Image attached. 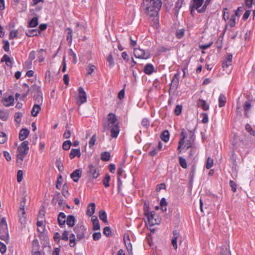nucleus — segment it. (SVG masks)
<instances>
[{
  "mask_svg": "<svg viewBox=\"0 0 255 255\" xmlns=\"http://www.w3.org/2000/svg\"><path fill=\"white\" fill-rule=\"evenodd\" d=\"M222 40L223 38H221V37H219L215 43L216 47L219 50H220L222 48Z\"/></svg>",
  "mask_w": 255,
  "mask_h": 255,
  "instance_id": "e2e57ef3",
  "label": "nucleus"
},
{
  "mask_svg": "<svg viewBox=\"0 0 255 255\" xmlns=\"http://www.w3.org/2000/svg\"><path fill=\"white\" fill-rule=\"evenodd\" d=\"M219 107H223L225 105L226 103V97L224 94H221L219 97Z\"/></svg>",
  "mask_w": 255,
  "mask_h": 255,
  "instance_id": "72a5a7b5",
  "label": "nucleus"
},
{
  "mask_svg": "<svg viewBox=\"0 0 255 255\" xmlns=\"http://www.w3.org/2000/svg\"><path fill=\"white\" fill-rule=\"evenodd\" d=\"M179 72H177L174 74L170 85V90H176L177 89L179 84Z\"/></svg>",
  "mask_w": 255,
  "mask_h": 255,
  "instance_id": "1a4fd4ad",
  "label": "nucleus"
},
{
  "mask_svg": "<svg viewBox=\"0 0 255 255\" xmlns=\"http://www.w3.org/2000/svg\"><path fill=\"white\" fill-rule=\"evenodd\" d=\"M89 170L87 172V175L89 176H92L93 179L97 178L99 175V170L93 165L90 164L88 166Z\"/></svg>",
  "mask_w": 255,
  "mask_h": 255,
  "instance_id": "0eeeda50",
  "label": "nucleus"
},
{
  "mask_svg": "<svg viewBox=\"0 0 255 255\" xmlns=\"http://www.w3.org/2000/svg\"><path fill=\"white\" fill-rule=\"evenodd\" d=\"M14 102V98L12 95H10L8 98H5L2 100L3 105L5 107H8L12 105Z\"/></svg>",
  "mask_w": 255,
  "mask_h": 255,
  "instance_id": "393cba45",
  "label": "nucleus"
},
{
  "mask_svg": "<svg viewBox=\"0 0 255 255\" xmlns=\"http://www.w3.org/2000/svg\"><path fill=\"white\" fill-rule=\"evenodd\" d=\"M17 33H18L17 30H11L9 34V38L10 39H13L15 38H17Z\"/></svg>",
  "mask_w": 255,
  "mask_h": 255,
  "instance_id": "bf43d9fd",
  "label": "nucleus"
},
{
  "mask_svg": "<svg viewBox=\"0 0 255 255\" xmlns=\"http://www.w3.org/2000/svg\"><path fill=\"white\" fill-rule=\"evenodd\" d=\"M120 128L119 126V123L115 124L111 128V136L112 137H117L119 133Z\"/></svg>",
  "mask_w": 255,
  "mask_h": 255,
  "instance_id": "412c9836",
  "label": "nucleus"
},
{
  "mask_svg": "<svg viewBox=\"0 0 255 255\" xmlns=\"http://www.w3.org/2000/svg\"><path fill=\"white\" fill-rule=\"evenodd\" d=\"M160 138L162 141L166 142L169 139V132L167 130H164L161 134Z\"/></svg>",
  "mask_w": 255,
  "mask_h": 255,
  "instance_id": "f704fd0d",
  "label": "nucleus"
},
{
  "mask_svg": "<svg viewBox=\"0 0 255 255\" xmlns=\"http://www.w3.org/2000/svg\"><path fill=\"white\" fill-rule=\"evenodd\" d=\"M195 173V167L194 166H193L192 167L190 173L189 174L190 176V183L191 184L193 180V178L194 176V174Z\"/></svg>",
  "mask_w": 255,
  "mask_h": 255,
  "instance_id": "052dcab7",
  "label": "nucleus"
},
{
  "mask_svg": "<svg viewBox=\"0 0 255 255\" xmlns=\"http://www.w3.org/2000/svg\"><path fill=\"white\" fill-rule=\"evenodd\" d=\"M73 230L77 235V240H81L84 238L86 228L84 225L77 224L73 228Z\"/></svg>",
  "mask_w": 255,
  "mask_h": 255,
  "instance_id": "423d86ee",
  "label": "nucleus"
},
{
  "mask_svg": "<svg viewBox=\"0 0 255 255\" xmlns=\"http://www.w3.org/2000/svg\"><path fill=\"white\" fill-rule=\"evenodd\" d=\"M180 236V234L177 230L173 231V236L171 239V244L175 250L177 248V240Z\"/></svg>",
  "mask_w": 255,
  "mask_h": 255,
  "instance_id": "4468645a",
  "label": "nucleus"
},
{
  "mask_svg": "<svg viewBox=\"0 0 255 255\" xmlns=\"http://www.w3.org/2000/svg\"><path fill=\"white\" fill-rule=\"evenodd\" d=\"M161 5V0H143L142 1L143 9L147 15L150 17H153L154 24H158V12Z\"/></svg>",
  "mask_w": 255,
  "mask_h": 255,
  "instance_id": "f257e3e1",
  "label": "nucleus"
},
{
  "mask_svg": "<svg viewBox=\"0 0 255 255\" xmlns=\"http://www.w3.org/2000/svg\"><path fill=\"white\" fill-rule=\"evenodd\" d=\"M66 31H67V40L71 43L72 40V30L71 28L68 27L66 28Z\"/></svg>",
  "mask_w": 255,
  "mask_h": 255,
  "instance_id": "c03bdc74",
  "label": "nucleus"
},
{
  "mask_svg": "<svg viewBox=\"0 0 255 255\" xmlns=\"http://www.w3.org/2000/svg\"><path fill=\"white\" fill-rule=\"evenodd\" d=\"M107 60L109 63V65L110 67H112L114 66V61L112 53H110L107 58Z\"/></svg>",
  "mask_w": 255,
  "mask_h": 255,
  "instance_id": "3c124183",
  "label": "nucleus"
},
{
  "mask_svg": "<svg viewBox=\"0 0 255 255\" xmlns=\"http://www.w3.org/2000/svg\"><path fill=\"white\" fill-rule=\"evenodd\" d=\"M213 165V160L210 157H208L206 162V167L207 169H210Z\"/></svg>",
  "mask_w": 255,
  "mask_h": 255,
  "instance_id": "69168bd1",
  "label": "nucleus"
},
{
  "mask_svg": "<svg viewBox=\"0 0 255 255\" xmlns=\"http://www.w3.org/2000/svg\"><path fill=\"white\" fill-rule=\"evenodd\" d=\"M91 221L93 225V230H99L100 229V226L97 217L92 216Z\"/></svg>",
  "mask_w": 255,
  "mask_h": 255,
  "instance_id": "5701e85b",
  "label": "nucleus"
},
{
  "mask_svg": "<svg viewBox=\"0 0 255 255\" xmlns=\"http://www.w3.org/2000/svg\"><path fill=\"white\" fill-rule=\"evenodd\" d=\"M233 58V55L231 54H228L226 60L225 62L223 63V67L224 68L225 67H228L230 65L232 64V60Z\"/></svg>",
  "mask_w": 255,
  "mask_h": 255,
  "instance_id": "c9c22d12",
  "label": "nucleus"
},
{
  "mask_svg": "<svg viewBox=\"0 0 255 255\" xmlns=\"http://www.w3.org/2000/svg\"><path fill=\"white\" fill-rule=\"evenodd\" d=\"M124 241L125 245L126 247L127 250H128L129 254L132 253V245L130 243L129 236L128 235H127V237L126 235H124Z\"/></svg>",
  "mask_w": 255,
  "mask_h": 255,
  "instance_id": "2eb2a0df",
  "label": "nucleus"
},
{
  "mask_svg": "<svg viewBox=\"0 0 255 255\" xmlns=\"http://www.w3.org/2000/svg\"><path fill=\"white\" fill-rule=\"evenodd\" d=\"M133 54L136 58L147 59L150 57V54L149 51L140 49V48H134Z\"/></svg>",
  "mask_w": 255,
  "mask_h": 255,
  "instance_id": "39448f33",
  "label": "nucleus"
},
{
  "mask_svg": "<svg viewBox=\"0 0 255 255\" xmlns=\"http://www.w3.org/2000/svg\"><path fill=\"white\" fill-rule=\"evenodd\" d=\"M96 206L94 203H91L88 205L87 210H86V214L87 215L91 217L93 216V215L95 213V211Z\"/></svg>",
  "mask_w": 255,
  "mask_h": 255,
  "instance_id": "6ab92c4d",
  "label": "nucleus"
},
{
  "mask_svg": "<svg viewBox=\"0 0 255 255\" xmlns=\"http://www.w3.org/2000/svg\"><path fill=\"white\" fill-rule=\"evenodd\" d=\"M99 216L100 220H102L104 223L108 224L107 213L105 211L100 210L99 212Z\"/></svg>",
  "mask_w": 255,
  "mask_h": 255,
  "instance_id": "c756f323",
  "label": "nucleus"
},
{
  "mask_svg": "<svg viewBox=\"0 0 255 255\" xmlns=\"http://www.w3.org/2000/svg\"><path fill=\"white\" fill-rule=\"evenodd\" d=\"M182 110V106L181 105H178L176 106L175 109L174 110V114L176 116H179L181 114Z\"/></svg>",
  "mask_w": 255,
  "mask_h": 255,
  "instance_id": "680f3d73",
  "label": "nucleus"
},
{
  "mask_svg": "<svg viewBox=\"0 0 255 255\" xmlns=\"http://www.w3.org/2000/svg\"><path fill=\"white\" fill-rule=\"evenodd\" d=\"M40 110V105L39 104H34L31 112L32 116L36 117Z\"/></svg>",
  "mask_w": 255,
  "mask_h": 255,
  "instance_id": "cd10ccee",
  "label": "nucleus"
},
{
  "mask_svg": "<svg viewBox=\"0 0 255 255\" xmlns=\"http://www.w3.org/2000/svg\"><path fill=\"white\" fill-rule=\"evenodd\" d=\"M82 172L81 169H77L70 174V177L75 182H77L81 176Z\"/></svg>",
  "mask_w": 255,
  "mask_h": 255,
  "instance_id": "f8f14e48",
  "label": "nucleus"
},
{
  "mask_svg": "<svg viewBox=\"0 0 255 255\" xmlns=\"http://www.w3.org/2000/svg\"><path fill=\"white\" fill-rule=\"evenodd\" d=\"M38 24V18L37 17H33L29 22L28 24V27H35Z\"/></svg>",
  "mask_w": 255,
  "mask_h": 255,
  "instance_id": "473e14b6",
  "label": "nucleus"
},
{
  "mask_svg": "<svg viewBox=\"0 0 255 255\" xmlns=\"http://www.w3.org/2000/svg\"><path fill=\"white\" fill-rule=\"evenodd\" d=\"M141 125L145 128H148L150 125L149 120L147 118L143 119L141 122Z\"/></svg>",
  "mask_w": 255,
  "mask_h": 255,
  "instance_id": "864d4df0",
  "label": "nucleus"
},
{
  "mask_svg": "<svg viewBox=\"0 0 255 255\" xmlns=\"http://www.w3.org/2000/svg\"><path fill=\"white\" fill-rule=\"evenodd\" d=\"M55 164L59 172H62L63 171L64 166L63 163L61 162V160L60 159H56Z\"/></svg>",
  "mask_w": 255,
  "mask_h": 255,
  "instance_id": "de8ad7c7",
  "label": "nucleus"
},
{
  "mask_svg": "<svg viewBox=\"0 0 255 255\" xmlns=\"http://www.w3.org/2000/svg\"><path fill=\"white\" fill-rule=\"evenodd\" d=\"M149 202L145 201L144 203V206H143V211H144V214L145 216L150 212L149 211Z\"/></svg>",
  "mask_w": 255,
  "mask_h": 255,
  "instance_id": "6e6d98bb",
  "label": "nucleus"
},
{
  "mask_svg": "<svg viewBox=\"0 0 255 255\" xmlns=\"http://www.w3.org/2000/svg\"><path fill=\"white\" fill-rule=\"evenodd\" d=\"M29 88L30 89L31 93H35L36 94L41 92V87L35 84L32 85Z\"/></svg>",
  "mask_w": 255,
  "mask_h": 255,
  "instance_id": "ea45409f",
  "label": "nucleus"
},
{
  "mask_svg": "<svg viewBox=\"0 0 255 255\" xmlns=\"http://www.w3.org/2000/svg\"><path fill=\"white\" fill-rule=\"evenodd\" d=\"M110 180V175L108 173H107L103 180V184L105 187L107 188L110 186L109 182Z\"/></svg>",
  "mask_w": 255,
  "mask_h": 255,
  "instance_id": "58836bf2",
  "label": "nucleus"
},
{
  "mask_svg": "<svg viewBox=\"0 0 255 255\" xmlns=\"http://www.w3.org/2000/svg\"><path fill=\"white\" fill-rule=\"evenodd\" d=\"M29 133V130L27 128L21 129L19 133V139L21 141H23L27 138Z\"/></svg>",
  "mask_w": 255,
  "mask_h": 255,
  "instance_id": "a211bd4d",
  "label": "nucleus"
},
{
  "mask_svg": "<svg viewBox=\"0 0 255 255\" xmlns=\"http://www.w3.org/2000/svg\"><path fill=\"white\" fill-rule=\"evenodd\" d=\"M95 68L96 67L94 65L90 64L89 66L86 68L87 74L91 75L92 72L94 71Z\"/></svg>",
  "mask_w": 255,
  "mask_h": 255,
  "instance_id": "338daca9",
  "label": "nucleus"
},
{
  "mask_svg": "<svg viewBox=\"0 0 255 255\" xmlns=\"http://www.w3.org/2000/svg\"><path fill=\"white\" fill-rule=\"evenodd\" d=\"M39 249L40 245L38 240H34L32 242L31 255H41Z\"/></svg>",
  "mask_w": 255,
  "mask_h": 255,
  "instance_id": "6e6552de",
  "label": "nucleus"
},
{
  "mask_svg": "<svg viewBox=\"0 0 255 255\" xmlns=\"http://www.w3.org/2000/svg\"><path fill=\"white\" fill-rule=\"evenodd\" d=\"M181 138L179 139L178 142V146L177 147V150L179 151V152H181V146L185 143V139L187 136V132L184 129H182L181 132Z\"/></svg>",
  "mask_w": 255,
  "mask_h": 255,
  "instance_id": "ddd939ff",
  "label": "nucleus"
},
{
  "mask_svg": "<svg viewBox=\"0 0 255 255\" xmlns=\"http://www.w3.org/2000/svg\"><path fill=\"white\" fill-rule=\"evenodd\" d=\"M97 140L96 134H95L93 135L91 139L89 141V144L90 148H92V147L95 144V142Z\"/></svg>",
  "mask_w": 255,
  "mask_h": 255,
  "instance_id": "4d7b16f0",
  "label": "nucleus"
},
{
  "mask_svg": "<svg viewBox=\"0 0 255 255\" xmlns=\"http://www.w3.org/2000/svg\"><path fill=\"white\" fill-rule=\"evenodd\" d=\"M33 99L35 101V102L37 103L36 104H39L41 105L43 101L42 92L36 93L33 96Z\"/></svg>",
  "mask_w": 255,
  "mask_h": 255,
  "instance_id": "c85d7f7f",
  "label": "nucleus"
},
{
  "mask_svg": "<svg viewBox=\"0 0 255 255\" xmlns=\"http://www.w3.org/2000/svg\"><path fill=\"white\" fill-rule=\"evenodd\" d=\"M145 216L147 218L148 223L150 226L158 225L160 223L161 219L158 217V215H155L154 211H151Z\"/></svg>",
  "mask_w": 255,
  "mask_h": 255,
  "instance_id": "20e7f679",
  "label": "nucleus"
},
{
  "mask_svg": "<svg viewBox=\"0 0 255 255\" xmlns=\"http://www.w3.org/2000/svg\"><path fill=\"white\" fill-rule=\"evenodd\" d=\"M8 114L3 111H0V119L3 121H5L8 119Z\"/></svg>",
  "mask_w": 255,
  "mask_h": 255,
  "instance_id": "774afa93",
  "label": "nucleus"
},
{
  "mask_svg": "<svg viewBox=\"0 0 255 255\" xmlns=\"http://www.w3.org/2000/svg\"><path fill=\"white\" fill-rule=\"evenodd\" d=\"M25 34L28 37H33L34 36H39L38 29H33L30 30H27L25 31Z\"/></svg>",
  "mask_w": 255,
  "mask_h": 255,
  "instance_id": "2f4dec72",
  "label": "nucleus"
},
{
  "mask_svg": "<svg viewBox=\"0 0 255 255\" xmlns=\"http://www.w3.org/2000/svg\"><path fill=\"white\" fill-rule=\"evenodd\" d=\"M22 114L21 113H20V112L15 113V114L14 115L15 122L17 124L20 123L21 122V118L22 117Z\"/></svg>",
  "mask_w": 255,
  "mask_h": 255,
  "instance_id": "5fc2aeb1",
  "label": "nucleus"
},
{
  "mask_svg": "<svg viewBox=\"0 0 255 255\" xmlns=\"http://www.w3.org/2000/svg\"><path fill=\"white\" fill-rule=\"evenodd\" d=\"M28 150V141L27 140H24L17 147L18 151H24L26 154H27Z\"/></svg>",
  "mask_w": 255,
  "mask_h": 255,
  "instance_id": "dca6fc26",
  "label": "nucleus"
},
{
  "mask_svg": "<svg viewBox=\"0 0 255 255\" xmlns=\"http://www.w3.org/2000/svg\"><path fill=\"white\" fill-rule=\"evenodd\" d=\"M211 1L212 0H206L201 8L199 7L203 4L204 0H191L190 5L191 7H193L197 10L198 13H202L206 11L207 6Z\"/></svg>",
  "mask_w": 255,
  "mask_h": 255,
  "instance_id": "f03ea898",
  "label": "nucleus"
},
{
  "mask_svg": "<svg viewBox=\"0 0 255 255\" xmlns=\"http://www.w3.org/2000/svg\"><path fill=\"white\" fill-rule=\"evenodd\" d=\"M66 215L63 212H60L57 217L58 224L61 228L65 227L66 220Z\"/></svg>",
  "mask_w": 255,
  "mask_h": 255,
  "instance_id": "9b49d317",
  "label": "nucleus"
},
{
  "mask_svg": "<svg viewBox=\"0 0 255 255\" xmlns=\"http://www.w3.org/2000/svg\"><path fill=\"white\" fill-rule=\"evenodd\" d=\"M101 159L104 161H108L110 159V153L108 151H104L101 153Z\"/></svg>",
  "mask_w": 255,
  "mask_h": 255,
  "instance_id": "e433bc0d",
  "label": "nucleus"
},
{
  "mask_svg": "<svg viewBox=\"0 0 255 255\" xmlns=\"http://www.w3.org/2000/svg\"><path fill=\"white\" fill-rule=\"evenodd\" d=\"M183 3V1L182 0H178L175 3V6L174 8L175 10V14H177L178 13L179 10L180 8L181 7Z\"/></svg>",
  "mask_w": 255,
  "mask_h": 255,
  "instance_id": "a19ab883",
  "label": "nucleus"
},
{
  "mask_svg": "<svg viewBox=\"0 0 255 255\" xmlns=\"http://www.w3.org/2000/svg\"><path fill=\"white\" fill-rule=\"evenodd\" d=\"M154 70V67L152 64L148 63L147 64L143 69L144 72L147 75H150L152 73Z\"/></svg>",
  "mask_w": 255,
  "mask_h": 255,
  "instance_id": "bb28decb",
  "label": "nucleus"
},
{
  "mask_svg": "<svg viewBox=\"0 0 255 255\" xmlns=\"http://www.w3.org/2000/svg\"><path fill=\"white\" fill-rule=\"evenodd\" d=\"M62 194L65 198H67L69 196V193L68 192V186L67 184H64L63 185Z\"/></svg>",
  "mask_w": 255,
  "mask_h": 255,
  "instance_id": "79ce46f5",
  "label": "nucleus"
},
{
  "mask_svg": "<svg viewBox=\"0 0 255 255\" xmlns=\"http://www.w3.org/2000/svg\"><path fill=\"white\" fill-rule=\"evenodd\" d=\"M185 30L183 28L178 29L176 31V36L177 38L180 39L182 38L184 35Z\"/></svg>",
  "mask_w": 255,
  "mask_h": 255,
  "instance_id": "09e8293b",
  "label": "nucleus"
},
{
  "mask_svg": "<svg viewBox=\"0 0 255 255\" xmlns=\"http://www.w3.org/2000/svg\"><path fill=\"white\" fill-rule=\"evenodd\" d=\"M252 107V105L249 101H246L244 104L243 108L244 111L245 112V116L246 118L249 117L248 111H249Z\"/></svg>",
  "mask_w": 255,
  "mask_h": 255,
  "instance_id": "a878e982",
  "label": "nucleus"
},
{
  "mask_svg": "<svg viewBox=\"0 0 255 255\" xmlns=\"http://www.w3.org/2000/svg\"><path fill=\"white\" fill-rule=\"evenodd\" d=\"M237 158V155L235 153L234 151H233L232 153V155L231 156V162L232 163L233 165L236 167L237 165V163L236 161V159Z\"/></svg>",
  "mask_w": 255,
  "mask_h": 255,
  "instance_id": "49530a36",
  "label": "nucleus"
},
{
  "mask_svg": "<svg viewBox=\"0 0 255 255\" xmlns=\"http://www.w3.org/2000/svg\"><path fill=\"white\" fill-rule=\"evenodd\" d=\"M179 162L180 165L183 168H187V163L185 158L181 156L179 157Z\"/></svg>",
  "mask_w": 255,
  "mask_h": 255,
  "instance_id": "603ef678",
  "label": "nucleus"
},
{
  "mask_svg": "<svg viewBox=\"0 0 255 255\" xmlns=\"http://www.w3.org/2000/svg\"><path fill=\"white\" fill-rule=\"evenodd\" d=\"M197 105L198 107L201 108L204 111H208L209 109V106L204 100L199 99L197 102Z\"/></svg>",
  "mask_w": 255,
  "mask_h": 255,
  "instance_id": "f3484780",
  "label": "nucleus"
},
{
  "mask_svg": "<svg viewBox=\"0 0 255 255\" xmlns=\"http://www.w3.org/2000/svg\"><path fill=\"white\" fill-rule=\"evenodd\" d=\"M108 120L109 122V125L110 124L115 125L116 124V123L118 121L115 114L112 113H110L108 114Z\"/></svg>",
  "mask_w": 255,
  "mask_h": 255,
  "instance_id": "7c9ffc66",
  "label": "nucleus"
},
{
  "mask_svg": "<svg viewBox=\"0 0 255 255\" xmlns=\"http://www.w3.org/2000/svg\"><path fill=\"white\" fill-rule=\"evenodd\" d=\"M0 239L5 242H7L9 240L7 223L4 217L0 221Z\"/></svg>",
  "mask_w": 255,
  "mask_h": 255,
  "instance_id": "7ed1b4c3",
  "label": "nucleus"
},
{
  "mask_svg": "<svg viewBox=\"0 0 255 255\" xmlns=\"http://www.w3.org/2000/svg\"><path fill=\"white\" fill-rule=\"evenodd\" d=\"M7 136L5 133L0 132V143L3 144L6 141Z\"/></svg>",
  "mask_w": 255,
  "mask_h": 255,
  "instance_id": "13d9d810",
  "label": "nucleus"
},
{
  "mask_svg": "<svg viewBox=\"0 0 255 255\" xmlns=\"http://www.w3.org/2000/svg\"><path fill=\"white\" fill-rule=\"evenodd\" d=\"M245 128L247 131L250 132L251 135H255V130L252 128V126L249 124L246 125Z\"/></svg>",
  "mask_w": 255,
  "mask_h": 255,
  "instance_id": "8fccbe9b",
  "label": "nucleus"
},
{
  "mask_svg": "<svg viewBox=\"0 0 255 255\" xmlns=\"http://www.w3.org/2000/svg\"><path fill=\"white\" fill-rule=\"evenodd\" d=\"M79 92V104L81 105L85 103L87 101L86 94L82 87L78 88Z\"/></svg>",
  "mask_w": 255,
  "mask_h": 255,
  "instance_id": "9d476101",
  "label": "nucleus"
},
{
  "mask_svg": "<svg viewBox=\"0 0 255 255\" xmlns=\"http://www.w3.org/2000/svg\"><path fill=\"white\" fill-rule=\"evenodd\" d=\"M72 143L70 140H66L62 144V148L65 150H68L70 149V147L72 145Z\"/></svg>",
  "mask_w": 255,
  "mask_h": 255,
  "instance_id": "a18cd8bd",
  "label": "nucleus"
},
{
  "mask_svg": "<svg viewBox=\"0 0 255 255\" xmlns=\"http://www.w3.org/2000/svg\"><path fill=\"white\" fill-rule=\"evenodd\" d=\"M25 213L24 209H19L18 210V216L19 217V221L21 224L25 222Z\"/></svg>",
  "mask_w": 255,
  "mask_h": 255,
  "instance_id": "4c0bfd02",
  "label": "nucleus"
},
{
  "mask_svg": "<svg viewBox=\"0 0 255 255\" xmlns=\"http://www.w3.org/2000/svg\"><path fill=\"white\" fill-rule=\"evenodd\" d=\"M81 155V154L80 148H73L71 149L69 154V157L71 159H73L76 156H77L79 158L80 157Z\"/></svg>",
  "mask_w": 255,
  "mask_h": 255,
  "instance_id": "4be33fe9",
  "label": "nucleus"
},
{
  "mask_svg": "<svg viewBox=\"0 0 255 255\" xmlns=\"http://www.w3.org/2000/svg\"><path fill=\"white\" fill-rule=\"evenodd\" d=\"M76 220L74 216L70 215L67 216L66 220L67 225L69 227H73L75 224Z\"/></svg>",
  "mask_w": 255,
  "mask_h": 255,
  "instance_id": "aec40b11",
  "label": "nucleus"
},
{
  "mask_svg": "<svg viewBox=\"0 0 255 255\" xmlns=\"http://www.w3.org/2000/svg\"><path fill=\"white\" fill-rule=\"evenodd\" d=\"M195 146L194 144V141H192V140H187L184 147L186 148L187 149H188L190 148Z\"/></svg>",
  "mask_w": 255,
  "mask_h": 255,
  "instance_id": "0e129e2a",
  "label": "nucleus"
},
{
  "mask_svg": "<svg viewBox=\"0 0 255 255\" xmlns=\"http://www.w3.org/2000/svg\"><path fill=\"white\" fill-rule=\"evenodd\" d=\"M1 62H5V64L9 67H12V61L8 55L4 54L1 59Z\"/></svg>",
  "mask_w": 255,
  "mask_h": 255,
  "instance_id": "b1692460",
  "label": "nucleus"
},
{
  "mask_svg": "<svg viewBox=\"0 0 255 255\" xmlns=\"http://www.w3.org/2000/svg\"><path fill=\"white\" fill-rule=\"evenodd\" d=\"M103 234L107 237H111L113 236V234L111 231V229L110 227H106L104 228Z\"/></svg>",
  "mask_w": 255,
  "mask_h": 255,
  "instance_id": "37998d69",
  "label": "nucleus"
}]
</instances>
